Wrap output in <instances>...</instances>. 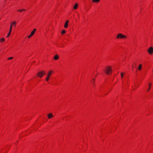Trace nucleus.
<instances>
[{
    "label": "nucleus",
    "mask_w": 153,
    "mask_h": 153,
    "mask_svg": "<svg viewBox=\"0 0 153 153\" xmlns=\"http://www.w3.org/2000/svg\"><path fill=\"white\" fill-rule=\"evenodd\" d=\"M26 11V10L24 9H19L17 10V11L18 12H22L23 11Z\"/></svg>",
    "instance_id": "nucleus-10"
},
{
    "label": "nucleus",
    "mask_w": 153,
    "mask_h": 153,
    "mask_svg": "<svg viewBox=\"0 0 153 153\" xmlns=\"http://www.w3.org/2000/svg\"><path fill=\"white\" fill-rule=\"evenodd\" d=\"M16 21H13L12 22H11L10 25H12V26H14V27H16Z\"/></svg>",
    "instance_id": "nucleus-8"
},
{
    "label": "nucleus",
    "mask_w": 153,
    "mask_h": 153,
    "mask_svg": "<svg viewBox=\"0 0 153 153\" xmlns=\"http://www.w3.org/2000/svg\"><path fill=\"white\" fill-rule=\"evenodd\" d=\"M13 59V57H10L7 58L8 60H11Z\"/></svg>",
    "instance_id": "nucleus-20"
},
{
    "label": "nucleus",
    "mask_w": 153,
    "mask_h": 153,
    "mask_svg": "<svg viewBox=\"0 0 153 153\" xmlns=\"http://www.w3.org/2000/svg\"><path fill=\"white\" fill-rule=\"evenodd\" d=\"M51 73H52L51 71H49V72L47 74V77L45 79V80L46 81H48L49 79L50 78V76H51Z\"/></svg>",
    "instance_id": "nucleus-5"
},
{
    "label": "nucleus",
    "mask_w": 153,
    "mask_h": 153,
    "mask_svg": "<svg viewBox=\"0 0 153 153\" xmlns=\"http://www.w3.org/2000/svg\"><path fill=\"white\" fill-rule=\"evenodd\" d=\"M132 68H134V66L133 65H132Z\"/></svg>",
    "instance_id": "nucleus-26"
},
{
    "label": "nucleus",
    "mask_w": 153,
    "mask_h": 153,
    "mask_svg": "<svg viewBox=\"0 0 153 153\" xmlns=\"http://www.w3.org/2000/svg\"><path fill=\"white\" fill-rule=\"evenodd\" d=\"M126 38V36L123 35L122 33H119L118 34L117 36V39H125Z\"/></svg>",
    "instance_id": "nucleus-2"
},
{
    "label": "nucleus",
    "mask_w": 153,
    "mask_h": 153,
    "mask_svg": "<svg viewBox=\"0 0 153 153\" xmlns=\"http://www.w3.org/2000/svg\"><path fill=\"white\" fill-rule=\"evenodd\" d=\"M53 114L51 113H49V114L48 115V117L49 119L51 118V117H53Z\"/></svg>",
    "instance_id": "nucleus-9"
},
{
    "label": "nucleus",
    "mask_w": 153,
    "mask_h": 153,
    "mask_svg": "<svg viewBox=\"0 0 153 153\" xmlns=\"http://www.w3.org/2000/svg\"><path fill=\"white\" fill-rule=\"evenodd\" d=\"M59 58V56L57 55H55L54 57V59L55 60H56L58 59Z\"/></svg>",
    "instance_id": "nucleus-11"
},
{
    "label": "nucleus",
    "mask_w": 153,
    "mask_h": 153,
    "mask_svg": "<svg viewBox=\"0 0 153 153\" xmlns=\"http://www.w3.org/2000/svg\"><path fill=\"white\" fill-rule=\"evenodd\" d=\"M68 22H69V21L68 20H67V21H66V22L65 23H67V24H68Z\"/></svg>",
    "instance_id": "nucleus-24"
},
{
    "label": "nucleus",
    "mask_w": 153,
    "mask_h": 153,
    "mask_svg": "<svg viewBox=\"0 0 153 153\" xmlns=\"http://www.w3.org/2000/svg\"><path fill=\"white\" fill-rule=\"evenodd\" d=\"M148 51L150 54H152L153 52V48L152 47L149 48L148 50Z\"/></svg>",
    "instance_id": "nucleus-6"
},
{
    "label": "nucleus",
    "mask_w": 153,
    "mask_h": 153,
    "mask_svg": "<svg viewBox=\"0 0 153 153\" xmlns=\"http://www.w3.org/2000/svg\"><path fill=\"white\" fill-rule=\"evenodd\" d=\"M134 66H135L136 65V63H134Z\"/></svg>",
    "instance_id": "nucleus-25"
},
{
    "label": "nucleus",
    "mask_w": 153,
    "mask_h": 153,
    "mask_svg": "<svg viewBox=\"0 0 153 153\" xmlns=\"http://www.w3.org/2000/svg\"><path fill=\"white\" fill-rule=\"evenodd\" d=\"M11 31H9V32L7 34V35L6 36V37L8 38V37L10 35L11 33Z\"/></svg>",
    "instance_id": "nucleus-15"
},
{
    "label": "nucleus",
    "mask_w": 153,
    "mask_h": 153,
    "mask_svg": "<svg viewBox=\"0 0 153 153\" xmlns=\"http://www.w3.org/2000/svg\"><path fill=\"white\" fill-rule=\"evenodd\" d=\"M100 0H92V1L93 2H96L98 3V2Z\"/></svg>",
    "instance_id": "nucleus-16"
},
{
    "label": "nucleus",
    "mask_w": 153,
    "mask_h": 153,
    "mask_svg": "<svg viewBox=\"0 0 153 153\" xmlns=\"http://www.w3.org/2000/svg\"><path fill=\"white\" fill-rule=\"evenodd\" d=\"M78 4L77 3H76L75 5L74 6V9H76L78 7Z\"/></svg>",
    "instance_id": "nucleus-14"
},
{
    "label": "nucleus",
    "mask_w": 153,
    "mask_h": 153,
    "mask_svg": "<svg viewBox=\"0 0 153 153\" xmlns=\"http://www.w3.org/2000/svg\"><path fill=\"white\" fill-rule=\"evenodd\" d=\"M5 39L3 38H2L0 39V43H2L4 42Z\"/></svg>",
    "instance_id": "nucleus-12"
},
{
    "label": "nucleus",
    "mask_w": 153,
    "mask_h": 153,
    "mask_svg": "<svg viewBox=\"0 0 153 153\" xmlns=\"http://www.w3.org/2000/svg\"><path fill=\"white\" fill-rule=\"evenodd\" d=\"M149 85V88L147 89V91H148L151 88V86H152V83H149L148 84Z\"/></svg>",
    "instance_id": "nucleus-13"
},
{
    "label": "nucleus",
    "mask_w": 153,
    "mask_h": 153,
    "mask_svg": "<svg viewBox=\"0 0 153 153\" xmlns=\"http://www.w3.org/2000/svg\"><path fill=\"white\" fill-rule=\"evenodd\" d=\"M45 74V72L44 71H41L39 72V77H42L43 75Z\"/></svg>",
    "instance_id": "nucleus-7"
},
{
    "label": "nucleus",
    "mask_w": 153,
    "mask_h": 153,
    "mask_svg": "<svg viewBox=\"0 0 153 153\" xmlns=\"http://www.w3.org/2000/svg\"><path fill=\"white\" fill-rule=\"evenodd\" d=\"M36 30V29H34L31 32L30 34L28 36V38L29 39L32 36H33L34 35Z\"/></svg>",
    "instance_id": "nucleus-3"
},
{
    "label": "nucleus",
    "mask_w": 153,
    "mask_h": 153,
    "mask_svg": "<svg viewBox=\"0 0 153 153\" xmlns=\"http://www.w3.org/2000/svg\"><path fill=\"white\" fill-rule=\"evenodd\" d=\"M65 30H62V34H64V33H65Z\"/></svg>",
    "instance_id": "nucleus-22"
},
{
    "label": "nucleus",
    "mask_w": 153,
    "mask_h": 153,
    "mask_svg": "<svg viewBox=\"0 0 153 153\" xmlns=\"http://www.w3.org/2000/svg\"><path fill=\"white\" fill-rule=\"evenodd\" d=\"M13 26H12L11 25H10V30L9 31H12V28H13Z\"/></svg>",
    "instance_id": "nucleus-19"
},
{
    "label": "nucleus",
    "mask_w": 153,
    "mask_h": 153,
    "mask_svg": "<svg viewBox=\"0 0 153 153\" xmlns=\"http://www.w3.org/2000/svg\"><path fill=\"white\" fill-rule=\"evenodd\" d=\"M68 24L65 23L64 26V27L65 28H67L68 27Z\"/></svg>",
    "instance_id": "nucleus-18"
},
{
    "label": "nucleus",
    "mask_w": 153,
    "mask_h": 153,
    "mask_svg": "<svg viewBox=\"0 0 153 153\" xmlns=\"http://www.w3.org/2000/svg\"><path fill=\"white\" fill-rule=\"evenodd\" d=\"M95 80L94 79H93V80L91 81V82L94 84Z\"/></svg>",
    "instance_id": "nucleus-21"
},
{
    "label": "nucleus",
    "mask_w": 153,
    "mask_h": 153,
    "mask_svg": "<svg viewBox=\"0 0 153 153\" xmlns=\"http://www.w3.org/2000/svg\"><path fill=\"white\" fill-rule=\"evenodd\" d=\"M105 71L108 74H109L111 73L112 70L111 66L107 67L106 69L105 70Z\"/></svg>",
    "instance_id": "nucleus-1"
},
{
    "label": "nucleus",
    "mask_w": 153,
    "mask_h": 153,
    "mask_svg": "<svg viewBox=\"0 0 153 153\" xmlns=\"http://www.w3.org/2000/svg\"><path fill=\"white\" fill-rule=\"evenodd\" d=\"M121 78H122L123 76V72H121Z\"/></svg>",
    "instance_id": "nucleus-23"
},
{
    "label": "nucleus",
    "mask_w": 153,
    "mask_h": 153,
    "mask_svg": "<svg viewBox=\"0 0 153 153\" xmlns=\"http://www.w3.org/2000/svg\"><path fill=\"white\" fill-rule=\"evenodd\" d=\"M142 67V65L140 64L139 65V66L138 68V70H140L141 69Z\"/></svg>",
    "instance_id": "nucleus-17"
},
{
    "label": "nucleus",
    "mask_w": 153,
    "mask_h": 153,
    "mask_svg": "<svg viewBox=\"0 0 153 153\" xmlns=\"http://www.w3.org/2000/svg\"><path fill=\"white\" fill-rule=\"evenodd\" d=\"M36 30V29H34L31 32L30 34L28 36V38L29 39L32 36H33L34 35Z\"/></svg>",
    "instance_id": "nucleus-4"
}]
</instances>
